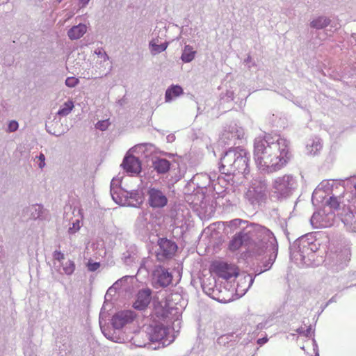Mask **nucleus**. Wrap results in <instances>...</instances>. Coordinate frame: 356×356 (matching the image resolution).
<instances>
[{
    "label": "nucleus",
    "mask_w": 356,
    "mask_h": 356,
    "mask_svg": "<svg viewBox=\"0 0 356 356\" xmlns=\"http://www.w3.org/2000/svg\"><path fill=\"white\" fill-rule=\"evenodd\" d=\"M253 156L259 169L269 172L277 171L289 160L288 142L280 136L275 140L270 136L257 138Z\"/></svg>",
    "instance_id": "1"
},
{
    "label": "nucleus",
    "mask_w": 356,
    "mask_h": 356,
    "mask_svg": "<svg viewBox=\"0 0 356 356\" xmlns=\"http://www.w3.org/2000/svg\"><path fill=\"white\" fill-rule=\"evenodd\" d=\"M166 332L165 328L161 326H156L151 329L148 333L149 339L152 342L160 341L164 339Z\"/></svg>",
    "instance_id": "14"
},
{
    "label": "nucleus",
    "mask_w": 356,
    "mask_h": 356,
    "mask_svg": "<svg viewBox=\"0 0 356 356\" xmlns=\"http://www.w3.org/2000/svg\"><path fill=\"white\" fill-rule=\"evenodd\" d=\"M38 159L40 161V163L38 164L39 167L40 168H42L45 165V156L42 153H40V154L38 156Z\"/></svg>",
    "instance_id": "29"
},
{
    "label": "nucleus",
    "mask_w": 356,
    "mask_h": 356,
    "mask_svg": "<svg viewBox=\"0 0 356 356\" xmlns=\"http://www.w3.org/2000/svg\"><path fill=\"white\" fill-rule=\"evenodd\" d=\"M243 244H249L247 234L244 232H240L236 234L229 241V249L231 251H236L238 250Z\"/></svg>",
    "instance_id": "10"
},
{
    "label": "nucleus",
    "mask_w": 356,
    "mask_h": 356,
    "mask_svg": "<svg viewBox=\"0 0 356 356\" xmlns=\"http://www.w3.org/2000/svg\"><path fill=\"white\" fill-rule=\"evenodd\" d=\"M90 0H79L80 3L83 5V6H86L88 2H89Z\"/></svg>",
    "instance_id": "31"
},
{
    "label": "nucleus",
    "mask_w": 356,
    "mask_h": 356,
    "mask_svg": "<svg viewBox=\"0 0 356 356\" xmlns=\"http://www.w3.org/2000/svg\"><path fill=\"white\" fill-rule=\"evenodd\" d=\"M340 259L341 260H344L345 261H348L350 260L351 251L350 248H343L340 251Z\"/></svg>",
    "instance_id": "20"
},
{
    "label": "nucleus",
    "mask_w": 356,
    "mask_h": 356,
    "mask_svg": "<svg viewBox=\"0 0 356 356\" xmlns=\"http://www.w3.org/2000/svg\"><path fill=\"white\" fill-rule=\"evenodd\" d=\"M249 159L247 152L242 149H231L226 152L222 159L223 165H229L238 172H245L248 168Z\"/></svg>",
    "instance_id": "3"
},
{
    "label": "nucleus",
    "mask_w": 356,
    "mask_h": 356,
    "mask_svg": "<svg viewBox=\"0 0 356 356\" xmlns=\"http://www.w3.org/2000/svg\"><path fill=\"white\" fill-rule=\"evenodd\" d=\"M330 21L324 17H318L311 22V26L317 29H321L329 25Z\"/></svg>",
    "instance_id": "16"
},
{
    "label": "nucleus",
    "mask_w": 356,
    "mask_h": 356,
    "mask_svg": "<svg viewBox=\"0 0 356 356\" xmlns=\"http://www.w3.org/2000/svg\"><path fill=\"white\" fill-rule=\"evenodd\" d=\"M122 166L128 173L138 175L141 171V163L140 160L133 155L125 156Z\"/></svg>",
    "instance_id": "9"
},
{
    "label": "nucleus",
    "mask_w": 356,
    "mask_h": 356,
    "mask_svg": "<svg viewBox=\"0 0 356 356\" xmlns=\"http://www.w3.org/2000/svg\"><path fill=\"white\" fill-rule=\"evenodd\" d=\"M109 124H110V123L108 120H102V121L98 122L96 124V127H97V129H98L99 130L104 131L108 127Z\"/></svg>",
    "instance_id": "24"
},
{
    "label": "nucleus",
    "mask_w": 356,
    "mask_h": 356,
    "mask_svg": "<svg viewBox=\"0 0 356 356\" xmlns=\"http://www.w3.org/2000/svg\"><path fill=\"white\" fill-rule=\"evenodd\" d=\"M63 269L66 275H72L75 270V264L73 261L68 260L63 264Z\"/></svg>",
    "instance_id": "19"
},
{
    "label": "nucleus",
    "mask_w": 356,
    "mask_h": 356,
    "mask_svg": "<svg viewBox=\"0 0 356 356\" xmlns=\"http://www.w3.org/2000/svg\"><path fill=\"white\" fill-rule=\"evenodd\" d=\"M54 259L60 261L64 259V254L60 251H55L54 252Z\"/></svg>",
    "instance_id": "28"
},
{
    "label": "nucleus",
    "mask_w": 356,
    "mask_h": 356,
    "mask_svg": "<svg viewBox=\"0 0 356 356\" xmlns=\"http://www.w3.org/2000/svg\"><path fill=\"white\" fill-rule=\"evenodd\" d=\"M79 79L77 78L73 77V76L67 77V79L65 80L66 86L70 88L75 87L79 83Z\"/></svg>",
    "instance_id": "22"
},
{
    "label": "nucleus",
    "mask_w": 356,
    "mask_h": 356,
    "mask_svg": "<svg viewBox=\"0 0 356 356\" xmlns=\"http://www.w3.org/2000/svg\"><path fill=\"white\" fill-rule=\"evenodd\" d=\"M152 299V290L149 288L140 290L133 303V307L137 310H145L149 305Z\"/></svg>",
    "instance_id": "7"
},
{
    "label": "nucleus",
    "mask_w": 356,
    "mask_h": 356,
    "mask_svg": "<svg viewBox=\"0 0 356 356\" xmlns=\"http://www.w3.org/2000/svg\"><path fill=\"white\" fill-rule=\"evenodd\" d=\"M328 205L333 209H338L339 207V202L338 199L335 197H330L329 200L327 201Z\"/></svg>",
    "instance_id": "23"
},
{
    "label": "nucleus",
    "mask_w": 356,
    "mask_h": 356,
    "mask_svg": "<svg viewBox=\"0 0 356 356\" xmlns=\"http://www.w3.org/2000/svg\"><path fill=\"white\" fill-rule=\"evenodd\" d=\"M18 128V123L16 121H11L8 124V130L10 132L15 131Z\"/></svg>",
    "instance_id": "27"
},
{
    "label": "nucleus",
    "mask_w": 356,
    "mask_h": 356,
    "mask_svg": "<svg viewBox=\"0 0 356 356\" xmlns=\"http://www.w3.org/2000/svg\"><path fill=\"white\" fill-rule=\"evenodd\" d=\"M240 222L239 220L236 219V220H234L233 221H232L231 223H233L236 225L238 224V222Z\"/></svg>",
    "instance_id": "32"
},
{
    "label": "nucleus",
    "mask_w": 356,
    "mask_h": 356,
    "mask_svg": "<svg viewBox=\"0 0 356 356\" xmlns=\"http://www.w3.org/2000/svg\"><path fill=\"white\" fill-rule=\"evenodd\" d=\"M249 243L252 242L254 245V250L258 254H261L267 248L268 242L271 238V232L261 225H254L251 226L250 229L247 232Z\"/></svg>",
    "instance_id": "2"
},
{
    "label": "nucleus",
    "mask_w": 356,
    "mask_h": 356,
    "mask_svg": "<svg viewBox=\"0 0 356 356\" xmlns=\"http://www.w3.org/2000/svg\"><path fill=\"white\" fill-rule=\"evenodd\" d=\"M167 47H168L167 42L162 43L160 45H158L156 44H152V51H156V52H162V51H165L167 49Z\"/></svg>",
    "instance_id": "21"
},
{
    "label": "nucleus",
    "mask_w": 356,
    "mask_h": 356,
    "mask_svg": "<svg viewBox=\"0 0 356 356\" xmlns=\"http://www.w3.org/2000/svg\"><path fill=\"white\" fill-rule=\"evenodd\" d=\"M153 276L156 284L161 287L169 286L172 281V275L165 268L157 266L153 272Z\"/></svg>",
    "instance_id": "8"
},
{
    "label": "nucleus",
    "mask_w": 356,
    "mask_h": 356,
    "mask_svg": "<svg viewBox=\"0 0 356 356\" xmlns=\"http://www.w3.org/2000/svg\"><path fill=\"white\" fill-rule=\"evenodd\" d=\"M100 266L99 263L98 262H94V263H88V268L90 271H95L97 270Z\"/></svg>",
    "instance_id": "26"
},
{
    "label": "nucleus",
    "mask_w": 356,
    "mask_h": 356,
    "mask_svg": "<svg viewBox=\"0 0 356 356\" xmlns=\"http://www.w3.org/2000/svg\"><path fill=\"white\" fill-rule=\"evenodd\" d=\"M87 31L85 24H79L72 26L67 32V35L71 40H77L81 38Z\"/></svg>",
    "instance_id": "13"
},
{
    "label": "nucleus",
    "mask_w": 356,
    "mask_h": 356,
    "mask_svg": "<svg viewBox=\"0 0 356 356\" xmlns=\"http://www.w3.org/2000/svg\"><path fill=\"white\" fill-rule=\"evenodd\" d=\"M212 270L218 277L225 280L236 277L239 271L236 266L222 261H216L212 264Z\"/></svg>",
    "instance_id": "4"
},
{
    "label": "nucleus",
    "mask_w": 356,
    "mask_h": 356,
    "mask_svg": "<svg viewBox=\"0 0 356 356\" xmlns=\"http://www.w3.org/2000/svg\"><path fill=\"white\" fill-rule=\"evenodd\" d=\"M130 319H131V312H120L113 316V324L115 327H121L127 323Z\"/></svg>",
    "instance_id": "12"
},
{
    "label": "nucleus",
    "mask_w": 356,
    "mask_h": 356,
    "mask_svg": "<svg viewBox=\"0 0 356 356\" xmlns=\"http://www.w3.org/2000/svg\"><path fill=\"white\" fill-rule=\"evenodd\" d=\"M183 90L179 86H174L168 88L165 92V102H170L173 98L179 96L182 94Z\"/></svg>",
    "instance_id": "15"
},
{
    "label": "nucleus",
    "mask_w": 356,
    "mask_h": 356,
    "mask_svg": "<svg viewBox=\"0 0 356 356\" xmlns=\"http://www.w3.org/2000/svg\"><path fill=\"white\" fill-rule=\"evenodd\" d=\"M138 346H146V344H145V343H144V344H138Z\"/></svg>",
    "instance_id": "33"
},
{
    "label": "nucleus",
    "mask_w": 356,
    "mask_h": 356,
    "mask_svg": "<svg viewBox=\"0 0 356 356\" xmlns=\"http://www.w3.org/2000/svg\"><path fill=\"white\" fill-rule=\"evenodd\" d=\"M80 229V221L79 220H76L73 223V225L72 227L69 228V232L73 234L77 232Z\"/></svg>",
    "instance_id": "25"
},
{
    "label": "nucleus",
    "mask_w": 356,
    "mask_h": 356,
    "mask_svg": "<svg viewBox=\"0 0 356 356\" xmlns=\"http://www.w3.org/2000/svg\"><path fill=\"white\" fill-rule=\"evenodd\" d=\"M355 188H356V183H355Z\"/></svg>",
    "instance_id": "34"
},
{
    "label": "nucleus",
    "mask_w": 356,
    "mask_h": 356,
    "mask_svg": "<svg viewBox=\"0 0 356 356\" xmlns=\"http://www.w3.org/2000/svg\"><path fill=\"white\" fill-rule=\"evenodd\" d=\"M148 204L152 208H163L168 203V198L163 193L155 188H149L147 191Z\"/></svg>",
    "instance_id": "6"
},
{
    "label": "nucleus",
    "mask_w": 356,
    "mask_h": 356,
    "mask_svg": "<svg viewBox=\"0 0 356 356\" xmlns=\"http://www.w3.org/2000/svg\"><path fill=\"white\" fill-rule=\"evenodd\" d=\"M74 103L72 101H68L58 110V115L60 116L67 115L73 109Z\"/></svg>",
    "instance_id": "18"
},
{
    "label": "nucleus",
    "mask_w": 356,
    "mask_h": 356,
    "mask_svg": "<svg viewBox=\"0 0 356 356\" xmlns=\"http://www.w3.org/2000/svg\"><path fill=\"white\" fill-rule=\"evenodd\" d=\"M268 341V339L266 338V337H264V338H261V339H259L257 340V343L260 346H262L264 345L265 343H266Z\"/></svg>",
    "instance_id": "30"
},
{
    "label": "nucleus",
    "mask_w": 356,
    "mask_h": 356,
    "mask_svg": "<svg viewBox=\"0 0 356 356\" xmlns=\"http://www.w3.org/2000/svg\"><path fill=\"white\" fill-rule=\"evenodd\" d=\"M195 53L192 47L186 45L181 55V60L185 63H189L193 60Z\"/></svg>",
    "instance_id": "17"
},
{
    "label": "nucleus",
    "mask_w": 356,
    "mask_h": 356,
    "mask_svg": "<svg viewBox=\"0 0 356 356\" xmlns=\"http://www.w3.org/2000/svg\"><path fill=\"white\" fill-rule=\"evenodd\" d=\"M158 245L159 248L156 252V257L160 261L171 258L177 249L176 243L167 238H160Z\"/></svg>",
    "instance_id": "5"
},
{
    "label": "nucleus",
    "mask_w": 356,
    "mask_h": 356,
    "mask_svg": "<svg viewBox=\"0 0 356 356\" xmlns=\"http://www.w3.org/2000/svg\"><path fill=\"white\" fill-rule=\"evenodd\" d=\"M152 168L158 173L164 174L170 170V163L165 159L156 158L152 162Z\"/></svg>",
    "instance_id": "11"
}]
</instances>
